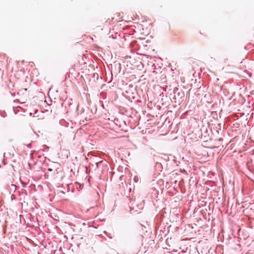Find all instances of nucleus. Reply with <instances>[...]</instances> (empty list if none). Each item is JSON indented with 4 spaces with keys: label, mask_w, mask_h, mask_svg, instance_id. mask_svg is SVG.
I'll return each mask as SVG.
<instances>
[{
    "label": "nucleus",
    "mask_w": 254,
    "mask_h": 254,
    "mask_svg": "<svg viewBox=\"0 0 254 254\" xmlns=\"http://www.w3.org/2000/svg\"><path fill=\"white\" fill-rule=\"evenodd\" d=\"M60 165L58 163H54V166L53 167H49L48 169V170L50 172H53V174L54 175L58 174V169H59V167Z\"/></svg>",
    "instance_id": "obj_1"
}]
</instances>
